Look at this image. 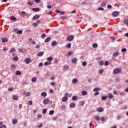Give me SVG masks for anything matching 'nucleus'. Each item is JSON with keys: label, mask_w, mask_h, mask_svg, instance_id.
<instances>
[{"label": "nucleus", "mask_w": 128, "mask_h": 128, "mask_svg": "<svg viewBox=\"0 0 128 128\" xmlns=\"http://www.w3.org/2000/svg\"><path fill=\"white\" fill-rule=\"evenodd\" d=\"M68 100V93L66 92L64 94V96L62 98V102H66Z\"/></svg>", "instance_id": "f257e3e1"}, {"label": "nucleus", "mask_w": 128, "mask_h": 128, "mask_svg": "<svg viewBox=\"0 0 128 128\" xmlns=\"http://www.w3.org/2000/svg\"><path fill=\"white\" fill-rule=\"evenodd\" d=\"M120 72H122V69L120 68H116L113 72L114 74H120Z\"/></svg>", "instance_id": "f03ea898"}, {"label": "nucleus", "mask_w": 128, "mask_h": 128, "mask_svg": "<svg viewBox=\"0 0 128 128\" xmlns=\"http://www.w3.org/2000/svg\"><path fill=\"white\" fill-rule=\"evenodd\" d=\"M74 38V36H70L66 38V40H68V42H72V40Z\"/></svg>", "instance_id": "7ed1b4c3"}, {"label": "nucleus", "mask_w": 128, "mask_h": 128, "mask_svg": "<svg viewBox=\"0 0 128 128\" xmlns=\"http://www.w3.org/2000/svg\"><path fill=\"white\" fill-rule=\"evenodd\" d=\"M50 99H44L43 100V104H50Z\"/></svg>", "instance_id": "20e7f679"}, {"label": "nucleus", "mask_w": 128, "mask_h": 128, "mask_svg": "<svg viewBox=\"0 0 128 128\" xmlns=\"http://www.w3.org/2000/svg\"><path fill=\"white\" fill-rule=\"evenodd\" d=\"M24 62H25L26 64H30V62H32V59L28 58H26L24 59Z\"/></svg>", "instance_id": "39448f33"}, {"label": "nucleus", "mask_w": 128, "mask_h": 128, "mask_svg": "<svg viewBox=\"0 0 128 128\" xmlns=\"http://www.w3.org/2000/svg\"><path fill=\"white\" fill-rule=\"evenodd\" d=\"M118 14H120V12H114L112 13V16L114 17L118 16Z\"/></svg>", "instance_id": "423d86ee"}, {"label": "nucleus", "mask_w": 128, "mask_h": 128, "mask_svg": "<svg viewBox=\"0 0 128 128\" xmlns=\"http://www.w3.org/2000/svg\"><path fill=\"white\" fill-rule=\"evenodd\" d=\"M97 112H104V108L102 107H100L97 108Z\"/></svg>", "instance_id": "0eeeda50"}, {"label": "nucleus", "mask_w": 128, "mask_h": 128, "mask_svg": "<svg viewBox=\"0 0 128 128\" xmlns=\"http://www.w3.org/2000/svg\"><path fill=\"white\" fill-rule=\"evenodd\" d=\"M40 16L38 15H36L32 18V20H38V18H40Z\"/></svg>", "instance_id": "6e6552de"}, {"label": "nucleus", "mask_w": 128, "mask_h": 128, "mask_svg": "<svg viewBox=\"0 0 128 128\" xmlns=\"http://www.w3.org/2000/svg\"><path fill=\"white\" fill-rule=\"evenodd\" d=\"M78 62V59L76 58H74L72 60V64H76Z\"/></svg>", "instance_id": "1a4fd4ad"}, {"label": "nucleus", "mask_w": 128, "mask_h": 128, "mask_svg": "<svg viewBox=\"0 0 128 128\" xmlns=\"http://www.w3.org/2000/svg\"><path fill=\"white\" fill-rule=\"evenodd\" d=\"M12 98L14 100H18V96L16 95H14L13 96Z\"/></svg>", "instance_id": "9d476101"}, {"label": "nucleus", "mask_w": 128, "mask_h": 128, "mask_svg": "<svg viewBox=\"0 0 128 128\" xmlns=\"http://www.w3.org/2000/svg\"><path fill=\"white\" fill-rule=\"evenodd\" d=\"M56 44H58V42H56V41L52 42V46H56Z\"/></svg>", "instance_id": "9b49d317"}, {"label": "nucleus", "mask_w": 128, "mask_h": 128, "mask_svg": "<svg viewBox=\"0 0 128 128\" xmlns=\"http://www.w3.org/2000/svg\"><path fill=\"white\" fill-rule=\"evenodd\" d=\"M32 10L34 11V12H40V8H33L32 9Z\"/></svg>", "instance_id": "f8f14e48"}, {"label": "nucleus", "mask_w": 128, "mask_h": 128, "mask_svg": "<svg viewBox=\"0 0 128 128\" xmlns=\"http://www.w3.org/2000/svg\"><path fill=\"white\" fill-rule=\"evenodd\" d=\"M2 42H8V38H2Z\"/></svg>", "instance_id": "ddd939ff"}, {"label": "nucleus", "mask_w": 128, "mask_h": 128, "mask_svg": "<svg viewBox=\"0 0 128 128\" xmlns=\"http://www.w3.org/2000/svg\"><path fill=\"white\" fill-rule=\"evenodd\" d=\"M82 96H86L88 94V92L86 90H84L82 92Z\"/></svg>", "instance_id": "4468645a"}, {"label": "nucleus", "mask_w": 128, "mask_h": 128, "mask_svg": "<svg viewBox=\"0 0 128 128\" xmlns=\"http://www.w3.org/2000/svg\"><path fill=\"white\" fill-rule=\"evenodd\" d=\"M44 56V52H40L38 54V56Z\"/></svg>", "instance_id": "2eb2a0df"}, {"label": "nucleus", "mask_w": 128, "mask_h": 128, "mask_svg": "<svg viewBox=\"0 0 128 128\" xmlns=\"http://www.w3.org/2000/svg\"><path fill=\"white\" fill-rule=\"evenodd\" d=\"M50 40H51L50 37H48V38H47L45 40L44 42H50Z\"/></svg>", "instance_id": "dca6fc26"}, {"label": "nucleus", "mask_w": 128, "mask_h": 128, "mask_svg": "<svg viewBox=\"0 0 128 128\" xmlns=\"http://www.w3.org/2000/svg\"><path fill=\"white\" fill-rule=\"evenodd\" d=\"M64 70H68V68H70V66H68V65H65L64 66Z\"/></svg>", "instance_id": "f3484780"}, {"label": "nucleus", "mask_w": 128, "mask_h": 128, "mask_svg": "<svg viewBox=\"0 0 128 128\" xmlns=\"http://www.w3.org/2000/svg\"><path fill=\"white\" fill-rule=\"evenodd\" d=\"M106 6V2L104 1L102 3L101 6Z\"/></svg>", "instance_id": "a211bd4d"}, {"label": "nucleus", "mask_w": 128, "mask_h": 128, "mask_svg": "<svg viewBox=\"0 0 128 128\" xmlns=\"http://www.w3.org/2000/svg\"><path fill=\"white\" fill-rule=\"evenodd\" d=\"M78 82V79L76 78H74L73 79L72 82V84H76V82Z\"/></svg>", "instance_id": "6ab92c4d"}, {"label": "nucleus", "mask_w": 128, "mask_h": 128, "mask_svg": "<svg viewBox=\"0 0 128 128\" xmlns=\"http://www.w3.org/2000/svg\"><path fill=\"white\" fill-rule=\"evenodd\" d=\"M94 118L95 120H98V122L100 120V118L98 116H94Z\"/></svg>", "instance_id": "aec40b11"}, {"label": "nucleus", "mask_w": 128, "mask_h": 128, "mask_svg": "<svg viewBox=\"0 0 128 128\" xmlns=\"http://www.w3.org/2000/svg\"><path fill=\"white\" fill-rule=\"evenodd\" d=\"M41 96H44V97L46 96H47L46 92H42L41 94Z\"/></svg>", "instance_id": "412c9836"}, {"label": "nucleus", "mask_w": 128, "mask_h": 128, "mask_svg": "<svg viewBox=\"0 0 128 128\" xmlns=\"http://www.w3.org/2000/svg\"><path fill=\"white\" fill-rule=\"evenodd\" d=\"M12 124H18V120H16V119H14V120H12Z\"/></svg>", "instance_id": "4be33fe9"}, {"label": "nucleus", "mask_w": 128, "mask_h": 128, "mask_svg": "<svg viewBox=\"0 0 128 128\" xmlns=\"http://www.w3.org/2000/svg\"><path fill=\"white\" fill-rule=\"evenodd\" d=\"M76 106V104L72 102L70 104V108H74Z\"/></svg>", "instance_id": "5701e85b"}, {"label": "nucleus", "mask_w": 128, "mask_h": 128, "mask_svg": "<svg viewBox=\"0 0 128 128\" xmlns=\"http://www.w3.org/2000/svg\"><path fill=\"white\" fill-rule=\"evenodd\" d=\"M118 56V52H114V54H113V56H115V57H116Z\"/></svg>", "instance_id": "b1692460"}, {"label": "nucleus", "mask_w": 128, "mask_h": 128, "mask_svg": "<svg viewBox=\"0 0 128 128\" xmlns=\"http://www.w3.org/2000/svg\"><path fill=\"white\" fill-rule=\"evenodd\" d=\"M108 98H114V96L112 94L110 93L108 94Z\"/></svg>", "instance_id": "393cba45"}, {"label": "nucleus", "mask_w": 128, "mask_h": 128, "mask_svg": "<svg viewBox=\"0 0 128 128\" xmlns=\"http://www.w3.org/2000/svg\"><path fill=\"white\" fill-rule=\"evenodd\" d=\"M92 48H98V44H96V43L93 44Z\"/></svg>", "instance_id": "a878e982"}, {"label": "nucleus", "mask_w": 128, "mask_h": 128, "mask_svg": "<svg viewBox=\"0 0 128 128\" xmlns=\"http://www.w3.org/2000/svg\"><path fill=\"white\" fill-rule=\"evenodd\" d=\"M22 72H20V71H16V76H20Z\"/></svg>", "instance_id": "bb28decb"}, {"label": "nucleus", "mask_w": 128, "mask_h": 128, "mask_svg": "<svg viewBox=\"0 0 128 128\" xmlns=\"http://www.w3.org/2000/svg\"><path fill=\"white\" fill-rule=\"evenodd\" d=\"M54 114V110H52L49 112V114L50 116H52V114Z\"/></svg>", "instance_id": "cd10ccee"}, {"label": "nucleus", "mask_w": 128, "mask_h": 128, "mask_svg": "<svg viewBox=\"0 0 128 128\" xmlns=\"http://www.w3.org/2000/svg\"><path fill=\"white\" fill-rule=\"evenodd\" d=\"M66 48H70V46H72V44H70V43H68L66 46Z\"/></svg>", "instance_id": "c85d7f7f"}, {"label": "nucleus", "mask_w": 128, "mask_h": 128, "mask_svg": "<svg viewBox=\"0 0 128 128\" xmlns=\"http://www.w3.org/2000/svg\"><path fill=\"white\" fill-rule=\"evenodd\" d=\"M73 54H74V52H68V56H72Z\"/></svg>", "instance_id": "c756f323"}, {"label": "nucleus", "mask_w": 128, "mask_h": 128, "mask_svg": "<svg viewBox=\"0 0 128 128\" xmlns=\"http://www.w3.org/2000/svg\"><path fill=\"white\" fill-rule=\"evenodd\" d=\"M32 82H36V78H33L32 79Z\"/></svg>", "instance_id": "7c9ffc66"}, {"label": "nucleus", "mask_w": 128, "mask_h": 128, "mask_svg": "<svg viewBox=\"0 0 128 128\" xmlns=\"http://www.w3.org/2000/svg\"><path fill=\"white\" fill-rule=\"evenodd\" d=\"M106 98H108V96H102V100H106Z\"/></svg>", "instance_id": "2f4dec72"}, {"label": "nucleus", "mask_w": 128, "mask_h": 128, "mask_svg": "<svg viewBox=\"0 0 128 128\" xmlns=\"http://www.w3.org/2000/svg\"><path fill=\"white\" fill-rule=\"evenodd\" d=\"M10 20H16V18L14 17V16H12L10 17Z\"/></svg>", "instance_id": "473e14b6"}, {"label": "nucleus", "mask_w": 128, "mask_h": 128, "mask_svg": "<svg viewBox=\"0 0 128 128\" xmlns=\"http://www.w3.org/2000/svg\"><path fill=\"white\" fill-rule=\"evenodd\" d=\"M10 52H16V48H11L10 50Z\"/></svg>", "instance_id": "72a5a7b5"}, {"label": "nucleus", "mask_w": 128, "mask_h": 128, "mask_svg": "<svg viewBox=\"0 0 128 128\" xmlns=\"http://www.w3.org/2000/svg\"><path fill=\"white\" fill-rule=\"evenodd\" d=\"M72 100H78V97H76V96H73L72 97Z\"/></svg>", "instance_id": "f704fd0d"}, {"label": "nucleus", "mask_w": 128, "mask_h": 128, "mask_svg": "<svg viewBox=\"0 0 128 128\" xmlns=\"http://www.w3.org/2000/svg\"><path fill=\"white\" fill-rule=\"evenodd\" d=\"M104 61L102 60L100 61L99 62L100 66H104Z\"/></svg>", "instance_id": "c9c22d12"}, {"label": "nucleus", "mask_w": 128, "mask_h": 128, "mask_svg": "<svg viewBox=\"0 0 128 128\" xmlns=\"http://www.w3.org/2000/svg\"><path fill=\"white\" fill-rule=\"evenodd\" d=\"M100 90V88H96L94 89V92H98Z\"/></svg>", "instance_id": "e433bc0d"}, {"label": "nucleus", "mask_w": 128, "mask_h": 128, "mask_svg": "<svg viewBox=\"0 0 128 128\" xmlns=\"http://www.w3.org/2000/svg\"><path fill=\"white\" fill-rule=\"evenodd\" d=\"M17 34H22V30H18L17 31Z\"/></svg>", "instance_id": "4c0bfd02"}, {"label": "nucleus", "mask_w": 128, "mask_h": 128, "mask_svg": "<svg viewBox=\"0 0 128 128\" xmlns=\"http://www.w3.org/2000/svg\"><path fill=\"white\" fill-rule=\"evenodd\" d=\"M16 64H12L11 66V68H12L13 70H14V68H16Z\"/></svg>", "instance_id": "58836bf2"}, {"label": "nucleus", "mask_w": 128, "mask_h": 128, "mask_svg": "<svg viewBox=\"0 0 128 128\" xmlns=\"http://www.w3.org/2000/svg\"><path fill=\"white\" fill-rule=\"evenodd\" d=\"M110 62H108V61H106L104 62V66H108Z\"/></svg>", "instance_id": "ea45409f"}, {"label": "nucleus", "mask_w": 128, "mask_h": 128, "mask_svg": "<svg viewBox=\"0 0 128 128\" xmlns=\"http://www.w3.org/2000/svg\"><path fill=\"white\" fill-rule=\"evenodd\" d=\"M84 101H81L80 102V106H84Z\"/></svg>", "instance_id": "a19ab883"}, {"label": "nucleus", "mask_w": 128, "mask_h": 128, "mask_svg": "<svg viewBox=\"0 0 128 128\" xmlns=\"http://www.w3.org/2000/svg\"><path fill=\"white\" fill-rule=\"evenodd\" d=\"M47 60L48 61V62H52V57H48L47 59Z\"/></svg>", "instance_id": "79ce46f5"}, {"label": "nucleus", "mask_w": 128, "mask_h": 128, "mask_svg": "<svg viewBox=\"0 0 128 128\" xmlns=\"http://www.w3.org/2000/svg\"><path fill=\"white\" fill-rule=\"evenodd\" d=\"M122 52H126V48H123L122 50H121Z\"/></svg>", "instance_id": "37998d69"}, {"label": "nucleus", "mask_w": 128, "mask_h": 128, "mask_svg": "<svg viewBox=\"0 0 128 128\" xmlns=\"http://www.w3.org/2000/svg\"><path fill=\"white\" fill-rule=\"evenodd\" d=\"M34 2H35L36 4H40V0H34Z\"/></svg>", "instance_id": "c03bdc74"}, {"label": "nucleus", "mask_w": 128, "mask_h": 128, "mask_svg": "<svg viewBox=\"0 0 128 128\" xmlns=\"http://www.w3.org/2000/svg\"><path fill=\"white\" fill-rule=\"evenodd\" d=\"M46 34H43L42 35V38H46Z\"/></svg>", "instance_id": "a18cd8bd"}, {"label": "nucleus", "mask_w": 128, "mask_h": 128, "mask_svg": "<svg viewBox=\"0 0 128 128\" xmlns=\"http://www.w3.org/2000/svg\"><path fill=\"white\" fill-rule=\"evenodd\" d=\"M104 72V70L102 69V70H100L98 72V74H102Z\"/></svg>", "instance_id": "49530a36"}, {"label": "nucleus", "mask_w": 128, "mask_h": 128, "mask_svg": "<svg viewBox=\"0 0 128 128\" xmlns=\"http://www.w3.org/2000/svg\"><path fill=\"white\" fill-rule=\"evenodd\" d=\"M28 104L29 106H32V100L28 101Z\"/></svg>", "instance_id": "de8ad7c7"}, {"label": "nucleus", "mask_w": 128, "mask_h": 128, "mask_svg": "<svg viewBox=\"0 0 128 128\" xmlns=\"http://www.w3.org/2000/svg\"><path fill=\"white\" fill-rule=\"evenodd\" d=\"M46 109H44L42 110V113L46 114Z\"/></svg>", "instance_id": "09e8293b"}, {"label": "nucleus", "mask_w": 128, "mask_h": 128, "mask_svg": "<svg viewBox=\"0 0 128 128\" xmlns=\"http://www.w3.org/2000/svg\"><path fill=\"white\" fill-rule=\"evenodd\" d=\"M30 96V92H28L26 94V96Z\"/></svg>", "instance_id": "8fccbe9b"}, {"label": "nucleus", "mask_w": 128, "mask_h": 128, "mask_svg": "<svg viewBox=\"0 0 128 128\" xmlns=\"http://www.w3.org/2000/svg\"><path fill=\"white\" fill-rule=\"evenodd\" d=\"M82 64L83 66H86V62H83Z\"/></svg>", "instance_id": "3c124183"}, {"label": "nucleus", "mask_w": 128, "mask_h": 128, "mask_svg": "<svg viewBox=\"0 0 128 128\" xmlns=\"http://www.w3.org/2000/svg\"><path fill=\"white\" fill-rule=\"evenodd\" d=\"M48 64H50V62H46L44 64V66H48Z\"/></svg>", "instance_id": "603ef678"}, {"label": "nucleus", "mask_w": 128, "mask_h": 128, "mask_svg": "<svg viewBox=\"0 0 128 128\" xmlns=\"http://www.w3.org/2000/svg\"><path fill=\"white\" fill-rule=\"evenodd\" d=\"M124 24H128V20H124Z\"/></svg>", "instance_id": "864d4df0"}, {"label": "nucleus", "mask_w": 128, "mask_h": 128, "mask_svg": "<svg viewBox=\"0 0 128 128\" xmlns=\"http://www.w3.org/2000/svg\"><path fill=\"white\" fill-rule=\"evenodd\" d=\"M14 60H15V61L18 60V57H14Z\"/></svg>", "instance_id": "5fc2aeb1"}, {"label": "nucleus", "mask_w": 128, "mask_h": 128, "mask_svg": "<svg viewBox=\"0 0 128 128\" xmlns=\"http://www.w3.org/2000/svg\"><path fill=\"white\" fill-rule=\"evenodd\" d=\"M32 26H38V23H34L32 24Z\"/></svg>", "instance_id": "6e6d98bb"}, {"label": "nucleus", "mask_w": 128, "mask_h": 128, "mask_svg": "<svg viewBox=\"0 0 128 128\" xmlns=\"http://www.w3.org/2000/svg\"><path fill=\"white\" fill-rule=\"evenodd\" d=\"M0 128H6V125H2L0 126Z\"/></svg>", "instance_id": "4d7b16f0"}, {"label": "nucleus", "mask_w": 128, "mask_h": 128, "mask_svg": "<svg viewBox=\"0 0 128 128\" xmlns=\"http://www.w3.org/2000/svg\"><path fill=\"white\" fill-rule=\"evenodd\" d=\"M40 48V44H37L36 46V48Z\"/></svg>", "instance_id": "13d9d810"}, {"label": "nucleus", "mask_w": 128, "mask_h": 128, "mask_svg": "<svg viewBox=\"0 0 128 128\" xmlns=\"http://www.w3.org/2000/svg\"><path fill=\"white\" fill-rule=\"evenodd\" d=\"M8 50V49L6 48V47L3 48L4 52H6V50Z\"/></svg>", "instance_id": "bf43d9fd"}, {"label": "nucleus", "mask_w": 128, "mask_h": 128, "mask_svg": "<svg viewBox=\"0 0 128 128\" xmlns=\"http://www.w3.org/2000/svg\"><path fill=\"white\" fill-rule=\"evenodd\" d=\"M110 38V40H116V38H114V36H111Z\"/></svg>", "instance_id": "052dcab7"}, {"label": "nucleus", "mask_w": 128, "mask_h": 128, "mask_svg": "<svg viewBox=\"0 0 128 128\" xmlns=\"http://www.w3.org/2000/svg\"><path fill=\"white\" fill-rule=\"evenodd\" d=\"M66 108V106H61V110H64Z\"/></svg>", "instance_id": "680f3d73"}, {"label": "nucleus", "mask_w": 128, "mask_h": 128, "mask_svg": "<svg viewBox=\"0 0 128 128\" xmlns=\"http://www.w3.org/2000/svg\"><path fill=\"white\" fill-rule=\"evenodd\" d=\"M27 4L28 5V6H33V4L32 3H30V2H28L27 3Z\"/></svg>", "instance_id": "e2e57ef3"}, {"label": "nucleus", "mask_w": 128, "mask_h": 128, "mask_svg": "<svg viewBox=\"0 0 128 128\" xmlns=\"http://www.w3.org/2000/svg\"><path fill=\"white\" fill-rule=\"evenodd\" d=\"M49 92L50 94H54V90L52 89H50Z\"/></svg>", "instance_id": "0e129e2a"}, {"label": "nucleus", "mask_w": 128, "mask_h": 128, "mask_svg": "<svg viewBox=\"0 0 128 128\" xmlns=\"http://www.w3.org/2000/svg\"><path fill=\"white\" fill-rule=\"evenodd\" d=\"M98 10H104V8L100 7L98 8Z\"/></svg>", "instance_id": "69168bd1"}, {"label": "nucleus", "mask_w": 128, "mask_h": 128, "mask_svg": "<svg viewBox=\"0 0 128 128\" xmlns=\"http://www.w3.org/2000/svg\"><path fill=\"white\" fill-rule=\"evenodd\" d=\"M120 96H124V92H121L120 93Z\"/></svg>", "instance_id": "338daca9"}, {"label": "nucleus", "mask_w": 128, "mask_h": 128, "mask_svg": "<svg viewBox=\"0 0 128 128\" xmlns=\"http://www.w3.org/2000/svg\"><path fill=\"white\" fill-rule=\"evenodd\" d=\"M114 94L118 95V92H116V90H114L113 92Z\"/></svg>", "instance_id": "774afa93"}]
</instances>
